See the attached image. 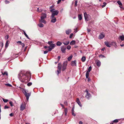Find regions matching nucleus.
I'll use <instances>...</instances> for the list:
<instances>
[{"mask_svg":"<svg viewBox=\"0 0 124 124\" xmlns=\"http://www.w3.org/2000/svg\"><path fill=\"white\" fill-rule=\"evenodd\" d=\"M18 78L21 82L26 83L30 81L31 78V74L29 71L22 70L19 73Z\"/></svg>","mask_w":124,"mask_h":124,"instance_id":"f257e3e1","label":"nucleus"},{"mask_svg":"<svg viewBox=\"0 0 124 124\" xmlns=\"http://www.w3.org/2000/svg\"><path fill=\"white\" fill-rule=\"evenodd\" d=\"M47 16L46 14L42 13L40 16V19H39V22L41 23H43L44 24L46 23V21L44 19L46 18Z\"/></svg>","mask_w":124,"mask_h":124,"instance_id":"f03ea898","label":"nucleus"},{"mask_svg":"<svg viewBox=\"0 0 124 124\" xmlns=\"http://www.w3.org/2000/svg\"><path fill=\"white\" fill-rule=\"evenodd\" d=\"M28 91L25 89L23 90V92L25 96L26 97V100L28 101L29 97L31 96V93H28Z\"/></svg>","mask_w":124,"mask_h":124,"instance_id":"7ed1b4c3","label":"nucleus"},{"mask_svg":"<svg viewBox=\"0 0 124 124\" xmlns=\"http://www.w3.org/2000/svg\"><path fill=\"white\" fill-rule=\"evenodd\" d=\"M50 12L52 13L51 17L53 18L54 17H54L55 16H57L58 15L59 13V11L57 10L52 9L50 10Z\"/></svg>","mask_w":124,"mask_h":124,"instance_id":"20e7f679","label":"nucleus"},{"mask_svg":"<svg viewBox=\"0 0 124 124\" xmlns=\"http://www.w3.org/2000/svg\"><path fill=\"white\" fill-rule=\"evenodd\" d=\"M85 92H86V94L85 96V97L87 99L89 100L92 97L91 94L88 90L87 89L85 91Z\"/></svg>","mask_w":124,"mask_h":124,"instance_id":"39448f33","label":"nucleus"},{"mask_svg":"<svg viewBox=\"0 0 124 124\" xmlns=\"http://www.w3.org/2000/svg\"><path fill=\"white\" fill-rule=\"evenodd\" d=\"M61 63H59L58 64V66L57 67L58 70L57 71L58 72L57 74V75H58L61 72Z\"/></svg>","mask_w":124,"mask_h":124,"instance_id":"423d86ee","label":"nucleus"},{"mask_svg":"<svg viewBox=\"0 0 124 124\" xmlns=\"http://www.w3.org/2000/svg\"><path fill=\"white\" fill-rule=\"evenodd\" d=\"M92 69V67L91 66H89L88 69V71L86 72V77L87 78H88L89 77V72Z\"/></svg>","mask_w":124,"mask_h":124,"instance_id":"0eeeda50","label":"nucleus"},{"mask_svg":"<svg viewBox=\"0 0 124 124\" xmlns=\"http://www.w3.org/2000/svg\"><path fill=\"white\" fill-rule=\"evenodd\" d=\"M67 63V62L66 61H65L63 62L62 69V71H64L66 69Z\"/></svg>","mask_w":124,"mask_h":124,"instance_id":"6e6552de","label":"nucleus"},{"mask_svg":"<svg viewBox=\"0 0 124 124\" xmlns=\"http://www.w3.org/2000/svg\"><path fill=\"white\" fill-rule=\"evenodd\" d=\"M84 15L85 17V21H88L89 20V15H87L86 12H85L84 14Z\"/></svg>","mask_w":124,"mask_h":124,"instance_id":"1a4fd4ad","label":"nucleus"},{"mask_svg":"<svg viewBox=\"0 0 124 124\" xmlns=\"http://www.w3.org/2000/svg\"><path fill=\"white\" fill-rule=\"evenodd\" d=\"M61 49L62 52L63 53H65L66 52V46H62L61 47Z\"/></svg>","mask_w":124,"mask_h":124,"instance_id":"9d476101","label":"nucleus"},{"mask_svg":"<svg viewBox=\"0 0 124 124\" xmlns=\"http://www.w3.org/2000/svg\"><path fill=\"white\" fill-rule=\"evenodd\" d=\"M25 107L26 105L25 103H22L20 106V110L22 111H23L25 109Z\"/></svg>","mask_w":124,"mask_h":124,"instance_id":"9b49d317","label":"nucleus"},{"mask_svg":"<svg viewBox=\"0 0 124 124\" xmlns=\"http://www.w3.org/2000/svg\"><path fill=\"white\" fill-rule=\"evenodd\" d=\"M51 19L52 20L51 21V22L53 23H55L56 21V19L55 17H54L53 18L51 17Z\"/></svg>","mask_w":124,"mask_h":124,"instance_id":"f8f14e48","label":"nucleus"},{"mask_svg":"<svg viewBox=\"0 0 124 124\" xmlns=\"http://www.w3.org/2000/svg\"><path fill=\"white\" fill-rule=\"evenodd\" d=\"M105 36L104 33H101L99 35V38L100 39H102L105 37Z\"/></svg>","mask_w":124,"mask_h":124,"instance_id":"ddd939ff","label":"nucleus"},{"mask_svg":"<svg viewBox=\"0 0 124 124\" xmlns=\"http://www.w3.org/2000/svg\"><path fill=\"white\" fill-rule=\"evenodd\" d=\"M70 64L72 66H76V61L75 60L74 61H72L71 62Z\"/></svg>","mask_w":124,"mask_h":124,"instance_id":"4468645a","label":"nucleus"},{"mask_svg":"<svg viewBox=\"0 0 124 124\" xmlns=\"http://www.w3.org/2000/svg\"><path fill=\"white\" fill-rule=\"evenodd\" d=\"M76 102L80 107H82V105L80 101L79 100L78 98H77Z\"/></svg>","mask_w":124,"mask_h":124,"instance_id":"2eb2a0df","label":"nucleus"},{"mask_svg":"<svg viewBox=\"0 0 124 124\" xmlns=\"http://www.w3.org/2000/svg\"><path fill=\"white\" fill-rule=\"evenodd\" d=\"M71 32V29H68L66 31V33L67 34L69 35Z\"/></svg>","mask_w":124,"mask_h":124,"instance_id":"dca6fc26","label":"nucleus"},{"mask_svg":"<svg viewBox=\"0 0 124 124\" xmlns=\"http://www.w3.org/2000/svg\"><path fill=\"white\" fill-rule=\"evenodd\" d=\"M55 46V44H52L50 45L49 47L53 49Z\"/></svg>","mask_w":124,"mask_h":124,"instance_id":"f3484780","label":"nucleus"},{"mask_svg":"<svg viewBox=\"0 0 124 124\" xmlns=\"http://www.w3.org/2000/svg\"><path fill=\"white\" fill-rule=\"evenodd\" d=\"M105 45L107 47H110V46L109 43L107 41H105L104 42Z\"/></svg>","mask_w":124,"mask_h":124,"instance_id":"a211bd4d","label":"nucleus"},{"mask_svg":"<svg viewBox=\"0 0 124 124\" xmlns=\"http://www.w3.org/2000/svg\"><path fill=\"white\" fill-rule=\"evenodd\" d=\"M62 43L59 41H57L56 43V45L57 46H60L62 44Z\"/></svg>","mask_w":124,"mask_h":124,"instance_id":"6ab92c4d","label":"nucleus"},{"mask_svg":"<svg viewBox=\"0 0 124 124\" xmlns=\"http://www.w3.org/2000/svg\"><path fill=\"white\" fill-rule=\"evenodd\" d=\"M119 37V38L122 41H123L124 40V35L120 36Z\"/></svg>","mask_w":124,"mask_h":124,"instance_id":"aec40b11","label":"nucleus"},{"mask_svg":"<svg viewBox=\"0 0 124 124\" xmlns=\"http://www.w3.org/2000/svg\"><path fill=\"white\" fill-rule=\"evenodd\" d=\"M38 26L40 27H44V25L42 23H40L38 24Z\"/></svg>","mask_w":124,"mask_h":124,"instance_id":"412c9836","label":"nucleus"},{"mask_svg":"<svg viewBox=\"0 0 124 124\" xmlns=\"http://www.w3.org/2000/svg\"><path fill=\"white\" fill-rule=\"evenodd\" d=\"M69 43V41H67L63 42V43L65 45H67Z\"/></svg>","mask_w":124,"mask_h":124,"instance_id":"4be33fe9","label":"nucleus"},{"mask_svg":"<svg viewBox=\"0 0 124 124\" xmlns=\"http://www.w3.org/2000/svg\"><path fill=\"white\" fill-rule=\"evenodd\" d=\"M78 19L79 20H82V17L81 15L80 14L78 16Z\"/></svg>","mask_w":124,"mask_h":124,"instance_id":"5701e85b","label":"nucleus"},{"mask_svg":"<svg viewBox=\"0 0 124 124\" xmlns=\"http://www.w3.org/2000/svg\"><path fill=\"white\" fill-rule=\"evenodd\" d=\"M86 60V58L85 56H83L81 58V60L82 62H84Z\"/></svg>","mask_w":124,"mask_h":124,"instance_id":"b1692460","label":"nucleus"},{"mask_svg":"<svg viewBox=\"0 0 124 124\" xmlns=\"http://www.w3.org/2000/svg\"><path fill=\"white\" fill-rule=\"evenodd\" d=\"M75 43V41L74 40H72L70 43V45H74Z\"/></svg>","mask_w":124,"mask_h":124,"instance_id":"393cba45","label":"nucleus"},{"mask_svg":"<svg viewBox=\"0 0 124 124\" xmlns=\"http://www.w3.org/2000/svg\"><path fill=\"white\" fill-rule=\"evenodd\" d=\"M96 65L98 66H100L101 62L100 61L97 62L96 63Z\"/></svg>","mask_w":124,"mask_h":124,"instance_id":"a878e982","label":"nucleus"},{"mask_svg":"<svg viewBox=\"0 0 124 124\" xmlns=\"http://www.w3.org/2000/svg\"><path fill=\"white\" fill-rule=\"evenodd\" d=\"M1 73H2V74L3 75H6V76H7L8 75V73L6 71L4 73L2 71H1Z\"/></svg>","mask_w":124,"mask_h":124,"instance_id":"bb28decb","label":"nucleus"},{"mask_svg":"<svg viewBox=\"0 0 124 124\" xmlns=\"http://www.w3.org/2000/svg\"><path fill=\"white\" fill-rule=\"evenodd\" d=\"M72 57V55H71L68 58V61H70V60L71 59Z\"/></svg>","mask_w":124,"mask_h":124,"instance_id":"cd10ccee","label":"nucleus"},{"mask_svg":"<svg viewBox=\"0 0 124 124\" xmlns=\"http://www.w3.org/2000/svg\"><path fill=\"white\" fill-rule=\"evenodd\" d=\"M13 57H15V58H16L18 57V56L17 55V54H14L12 56Z\"/></svg>","mask_w":124,"mask_h":124,"instance_id":"c85d7f7f","label":"nucleus"},{"mask_svg":"<svg viewBox=\"0 0 124 124\" xmlns=\"http://www.w3.org/2000/svg\"><path fill=\"white\" fill-rule=\"evenodd\" d=\"M2 100H3V101L4 102H8V99H4V98H2Z\"/></svg>","mask_w":124,"mask_h":124,"instance_id":"c756f323","label":"nucleus"},{"mask_svg":"<svg viewBox=\"0 0 124 124\" xmlns=\"http://www.w3.org/2000/svg\"><path fill=\"white\" fill-rule=\"evenodd\" d=\"M8 40H7L6 41V44H5V47H7L8 46Z\"/></svg>","mask_w":124,"mask_h":124,"instance_id":"7c9ffc66","label":"nucleus"},{"mask_svg":"<svg viewBox=\"0 0 124 124\" xmlns=\"http://www.w3.org/2000/svg\"><path fill=\"white\" fill-rule=\"evenodd\" d=\"M117 3H118V4L120 5H122V4L121 2L119 1V0H118L117 2Z\"/></svg>","mask_w":124,"mask_h":124,"instance_id":"2f4dec72","label":"nucleus"},{"mask_svg":"<svg viewBox=\"0 0 124 124\" xmlns=\"http://www.w3.org/2000/svg\"><path fill=\"white\" fill-rule=\"evenodd\" d=\"M99 57L101 58H103L104 57H105L103 55H102V54H100L99 55Z\"/></svg>","mask_w":124,"mask_h":124,"instance_id":"473e14b6","label":"nucleus"},{"mask_svg":"<svg viewBox=\"0 0 124 124\" xmlns=\"http://www.w3.org/2000/svg\"><path fill=\"white\" fill-rule=\"evenodd\" d=\"M65 116H66L67 115V109L66 108L65 109Z\"/></svg>","mask_w":124,"mask_h":124,"instance_id":"72a5a7b5","label":"nucleus"},{"mask_svg":"<svg viewBox=\"0 0 124 124\" xmlns=\"http://www.w3.org/2000/svg\"><path fill=\"white\" fill-rule=\"evenodd\" d=\"M106 3L105 2H104L103 3V5L102 6V8H104V7H105L106 5Z\"/></svg>","mask_w":124,"mask_h":124,"instance_id":"f704fd0d","label":"nucleus"},{"mask_svg":"<svg viewBox=\"0 0 124 124\" xmlns=\"http://www.w3.org/2000/svg\"><path fill=\"white\" fill-rule=\"evenodd\" d=\"M5 85H6L7 86H9V87H12V85L9 84H5Z\"/></svg>","mask_w":124,"mask_h":124,"instance_id":"c9c22d12","label":"nucleus"},{"mask_svg":"<svg viewBox=\"0 0 124 124\" xmlns=\"http://www.w3.org/2000/svg\"><path fill=\"white\" fill-rule=\"evenodd\" d=\"M9 103L11 107H12L13 106V103L12 101H11L9 102Z\"/></svg>","mask_w":124,"mask_h":124,"instance_id":"e433bc0d","label":"nucleus"},{"mask_svg":"<svg viewBox=\"0 0 124 124\" xmlns=\"http://www.w3.org/2000/svg\"><path fill=\"white\" fill-rule=\"evenodd\" d=\"M32 85L31 82H29L27 84V85L28 86H30Z\"/></svg>","mask_w":124,"mask_h":124,"instance_id":"4c0bfd02","label":"nucleus"},{"mask_svg":"<svg viewBox=\"0 0 124 124\" xmlns=\"http://www.w3.org/2000/svg\"><path fill=\"white\" fill-rule=\"evenodd\" d=\"M54 7L53 6H51L49 8V9L50 10H50L52 9H54L55 10V9L53 8V7Z\"/></svg>","mask_w":124,"mask_h":124,"instance_id":"58836bf2","label":"nucleus"},{"mask_svg":"<svg viewBox=\"0 0 124 124\" xmlns=\"http://www.w3.org/2000/svg\"><path fill=\"white\" fill-rule=\"evenodd\" d=\"M113 122L114 123H117L118 122V119H116L113 120Z\"/></svg>","mask_w":124,"mask_h":124,"instance_id":"ea45409f","label":"nucleus"},{"mask_svg":"<svg viewBox=\"0 0 124 124\" xmlns=\"http://www.w3.org/2000/svg\"><path fill=\"white\" fill-rule=\"evenodd\" d=\"M77 2L78 1L77 0H76L75 2V6L76 7L77 6Z\"/></svg>","mask_w":124,"mask_h":124,"instance_id":"a19ab883","label":"nucleus"},{"mask_svg":"<svg viewBox=\"0 0 124 124\" xmlns=\"http://www.w3.org/2000/svg\"><path fill=\"white\" fill-rule=\"evenodd\" d=\"M71 46H70L68 45L67 46V48L68 50H69L71 48Z\"/></svg>","mask_w":124,"mask_h":124,"instance_id":"79ce46f5","label":"nucleus"},{"mask_svg":"<svg viewBox=\"0 0 124 124\" xmlns=\"http://www.w3.org/2000/svg\"><path fill=\"white\" fill-rule=\"evenodd\" d=\"M5 3L6 4H8L9 3V1H8L7 0H5Z\"/></svg>","mask_w":124,"mask_h":124,"instance_id":"37998d69","label":"nucleus"},{"mask_svg":"<svg viewBox=\"0 0 124 124\" xmlns=\"http://www.w3.org/2000/svg\"><path fill=\"white\" fill-rule=\"evenodd\" d=\"M42 10L41 9L40 10L39 9V8H38L37 9V11L38 12H41Z\"/></svg>","mask_w":124,"mask_h":124,"instance_id":"c03bdc74","label":"nucleus"},{"mask_svg":"<svg viewBox=\"0 0 124 124\" xmlns=\"http://www.w3.org/2000/svg\"><path fill=\"white\" fill-rule=\"evenodd\" d=\"M48 51H50L52 50L53 49L52 48H50V47H48Z\"/></svg>","mask_w":124,"mask_h":124,"instance_id":"a18cd8bd","label":"nucleus"},{"mask_svg":"<svg viewBox=\"0 0 124 124\" xmlns=\"http://www.w3.org/2000/svg\"><path fill=\"white\" fill-rule=\"evenodd\" d=\"M73 35V33L71 34L70 36V38H72V36Z\"/></svg>","mask_w":124,"mask_h":124,"instance_id":"49530a36","label":"nucleus"},{"mask_svg":"<svg viewBox=\"0 0 124 124\" xmlns=\"http://www.w3.org/2000/svg\"><path fill=\"white\" fill-rule=\"evenodd\" d=\"M52 41H49L48 42V43L50 45L52 44Z\"/></svg>","mask_w":124,"mask_h":124,"instance_id":"de8ad7c7","label":"nucleus"},{"mask_svg":"<svg viewBox=\"0 0 124 124\" xmlns=\"http://www.w3.org/2000/svg\"><path fill=\"white\" fill-rule=\"evenodd\" d=\"M48 51H44V54H45L47 53L48 52Z\"/></svg>","mask_w":124,"mask_h":124,"instance_id":"09e8293b","label":"nucleus"},{"mask_svg":"<svg viewBox=\"0 0 124 124\" xmlns=\"http://www.w3.org/2000/svg\"><path fill=\"white\" fill-rule=\"evenodd\" d=\"M9 108V107L7 106H5L4 107V108L5 109H6L7 108Z\"/></svg>","mask_w":124,"mask_h":124,"instance_id":"8fccbe9b","label":"nucleus"},{"mask_svg":"<svg viewBox=\"0 0 124 124\" xmlns=\"http://www.w3.org/2000/svg\"><path fill=\"white\" fill-rule=\"evenodd\" d=\"M21 45L22 46V47L23 48V47H24V46H25V45L23 43H22L21 44Z\"/></svg>","mask_w":124,"mask_h":124,"instance_id":"3c124183","label":"nucleus"},{"mask_svg":"<svg viewBox=\"0 0 124 124\" xmlns=\"http://www.w3.org/2000/svg\"><path fill=\"white\" fill-rule=\"evenodd\" d=\"M19 88H20V89H21V91H22V92H23V90H25V89H24V88H22V87H19Z\"/></svg>","mask_w":124,"mask_h":124,"instance_id":"603ef678","label":"nucleus"},{"mask_svg":"<svg viewBox=\"0 0 124 124\" xmlns=\"http://www.w3.org/2000/svg\"><path fill=\"white\" fill-rule=\"evenodd\" d=\"M64 104L66 105H67V101H65L64 102Z\"/></svg>","mask_w":124,"mask_h":124,"instance_id":"864d4df0","label":"nucleus"},{"mask_svg":"<svg viewBox=\"0 0 124 124\" xmlns=\"http://www.w3.org/2000/svg\"><path fill=\"white\" fill-rule=\"evenodd\" d=\"M9 116H13V114L12 113H11L9 114Z\"/></svg>","mask_w":124,"mask_h":124,"instance_id":"5fc2aeb1","label":"nucleus"},{"mask_svg":"<svg viewBox=\"0 0 124 124\" xmlns=\"http://www.w3.org/2000/svg\"><path fill=\"white\" fill-rule=\"evenodd\" d=\"M17 43H19V44H21L22 43V42L21 41H18L17 42Z\"/></svg>","mask_w":124,"mask_h":124,"instance_id":"6e6d98bb","label":"nucleus"},{"mask_svg":"<svg viewBox=\"0 0 124 124\" xmlns=\"http://www.w3.org/2000/svg\"><path fill=\"white\" fill-rule=\"evenodd\" d=\"M74 107H73L72 109V112H74Z\"/></svg>","mask_w":124,"mask_h":124,"instance_id":"4d7b16f0","label":"nucleus"},{"mask_svg":"<svg viewBox=\"0 0 124 124\" xmlns=\"http://www.w3.org/2000/svg\"><path fill=\"white\" fill-rule=\"evenodd\" d=\"M72 115L74 116H75V114L74 113V112H72Z\"/></svg>","mask_w":124,"mask_h":124,"instance_id":"13d9d810","label":"nucleus"},{"mask_svg":"<svg viewBox=\"0 0 124 124\" xmlns=\"http://www.w3.org/2000/svg\"><path fill=\"white\" fill-rule=\"evenodd\" d=\"M25 36L27 37V39H30L29 38L28 36V35L27 34L26 35H25Z\"/></svg>","mask_w":124,"mask_h":124,"instance_id":"bf43d9fd","label":"nucleus"},{"mask_svg":"<svg viewBox=\"0 0 124 124\" xmlns=\"http://www.w3.org/2000/svg\"><path fill=\"white\" fill-rule=\"evenodd\" d=\"M25 36L27 37V39H30L29 38L28 36V35L27 34L26 35H25Z\"/></svg>","mask_w":124,"mask_h":124,"instance_id":"052dcab7","label":"nucleus"},{"mask_svg":"<svg viewBox=\"0 0 124 124\" xmlns=\"http://www.w3.org/2000/svg\"><path fill=\"white\" fill-rule=\"evenodd\" d=\"M25 36L27 37V39H30L29 38L28 36V35L27 34L26 35H25Z\"/></svg>","mask_w":124,"mask_h":124,"instance_id":"680f3d73","label":"nucleus"},{"mask_svg":"<svg viewBox=\"0 0 124 124\" xmlns=\"http://www.w3.org/2000/svg\"><path fill=\"white\" fill-rule=\"evenodd\" d=\"M25 36L27 37V39H30L29 38L28 36V35L27 34L26 35H25Z\"/></svg>","mask_w":124,"mask_h":124,"instance_id":"e2e57ef3","label":"nucleus"},{"mask_svg":"<svg viewBox=\"0 0 124 124\" xmlns=\"http://www.w3.org/2000/svg\"><path fill=\"white\" fill-rule=\"evenodd\" d=\"M77 28H76L74 30H75V32H77Z\"/></svg>","mask_w":124,"mask_h":124,"instance_id":"0e129e2a","label":"nucleus"},{"mask_svg":"<svg viewBox=\"0 0 124 124\" xmlns=\"http://www.w3.org/2000/svg\"><path fill=\"white\" fill-rule=\"evenodd\" d=\"M23 32L24 34V35L25 36V35H26L27 34L26 33L25 31H24V30H23Z\"/></svg>","mask_w":124,"mask_h":124,"instance_id":"69168bd1","label":"nucleus"},{"mask_svg":"<svg viewBox=\"0 0 124 124\" xmlns=\"http://www.w3.org/2000/svg\"><path fill=\"white\" fill-rule=\"evenodd\" d=\"M21 53H19L17 54V55L18 56L19 55H20L21 54Z\"/></svg>","mask_w":124,"mask_h":124,"instance_id":"338daca9","label":"nucleus"},{"mask_svg":"<svg viewBox=\"0 0 124 124\" xmlns=\"http://www.w3.org/2000/svg\"><path fill=\"white\" fill-rule=\"evenodd\" d=\"M83 124V122L81 121H80L79 122V124Z\"/></svg>","mask_w":124,"mask_h":124,"instance_id":"774afa93","label":"nucleus"}]
</instances>
